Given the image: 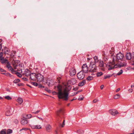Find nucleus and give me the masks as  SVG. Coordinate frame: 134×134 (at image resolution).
Segmentation results:
<instances>
[{
    "label": "nucleus",
    "instance_id": "nucleus-1",
    "mask_svg": "<svg viewBox=\"0 0 134 134\" xmlns=\"http://www.w3.org/2000/svg\"><path fill=\"white\" fill-rule=\"evenodd\" d=\"M57 88L58 91L57 94L58 98L63 99L65 100H67L68 99L69 94L66 87L63 89L62 86L60 85H58L57 86Z\"/></svg>",
    "mask_w": 134,
    "mask_h": 134
},
{
    "label": "nucleus",
    "instance_id": "nucleus-2",
    "mask_svg": "<svg viewBox=\"0 0 134 134\" xmlns=\"http://www.w3.org/2000/svg\"><path fill=\"white\" fill-rule=\"evenodd\" d=\"M89 69V71L90 72H94L96 71L97 69V67L95 63L92 62H90Z\"/></svg>",
    "mask_w": 134,
    "mask_h": 134
},
{
    "label": "nucleus",
    "instance_id": "nucleus-3",
    "mask_svg": "<svg viewBox=\"0 0 134 134\" xmlns=\"http://www.w3.org/2000/svg\"><path fill=\"white\" fill-rule=\"evenodd\" d=\"M114 60H115L113 58L112 63H110L109 64H107L106 65L107 67L109 68L108 69V70H110L112 69H113L114 68H116L117 67V65H115L114 66H112V65H113L114 64Z\"/></svg>",
    "mask_w": 134,
    "mask_h": 134
},
{
    "label": "nucleus",
    "instance_id": "nucleus-4",
    "mask_svg": "<svg viewBox=\"0 0 134 134\" xmlns=\"http://www.w3.org/2000/svg\"><path fill=\"white\" fill-rule=\"evenodd\" d=\"M85 73L81 71L79 72L77 74V77L79 80H81L85 77Z\"/></svg>",
    "mask_w": 134,
    "mask_h": 134
},
{
    "label": "nucleus",
    "instance_id": "nucleus-5",
    "mask_svg": "<svg viewBox=\"0 0 134 134\" xmlns=\"http://www.w3.org/2000/svg\"><path fill=\"white\" fill-rule=\"evenodd\" d=\"M36 80L38 82H41L43 80V77L40 74H37L36 76Z\"/></svg>",
    "mask_w": 134,
    "mask_h": 134
},
{
    "label": "nucleus",
    "instance_id": "nucleus-6",
    "mask_svg": "<svg viewBox=\"0 0 134 134\" xmlns=\"http://www.w3.org/2000/svg\"><path fill=\"white\" fill-rule=\"evenodd\" d=\"M82 71L86 73L87 72L88 69L86 64H83L82 66Z\"/></svg>",
    "mask_w": 134,
    "mask_h": 134
},
{
    "label": "nucleus",
    "instance_id": "nucleus-7",
    "mask_svg": "<svg viewBox=\"0 0 134 134\" xmlns=\"http://www.w3.org/2000/svg\"><path fill=\"white\" fill-rule=\"evenodd\" d=\"M109 112L110 114L113 116H115L118 113L117 111L114 109H112L110 110L109 111Z\"/></svg>",
    "mask_w": 134,
    "mask_h": 134
},
{
    "label": "nucleus",
    "instance_id": "nucleus-8",
    "mask_svg": "<svg viewBox=\"0 0 134 134\" xmlns=\"http://www.w3.org/2000/svg\"><path fill=\"white\" fill-rule=\"evenodd\" d=\"M36 75L37 74L35 73H31L29 76H30V78L33 81L36 80Z\"/></svg>",
    "mask_w": 134,
    "mask_h": 134
},
{
    "label": "nucleus",
    "instance_id": "nucleus-9",
    "mask_svg": "<svg viewBox=\"0 0 134 134\" xmlns=\"http://www.w3.org/2000/svg\"><path fill=\"white\" fill-rule=\"evenodd\" d=\"M76 70L74 68H72L70 69L69 71V74L71 76H73L76 74Z\"/></svg>",
    "mask_w": 134,
    "mask_h": 134
},
{
    "label": "nucleus",
    "instance_id": "nucleus-10",
    "mask_svg": "<svg viewBox=\"0 0 134 134\" xmlns=\"http://www.w3.org/2000/svg\"><path fill=\"white\" fill-rule=\"evenodd\" d=\"M31 74L30 71L27 69H26L25 70L23 74L25 76L28 77Z\"/></svg>",
    "mask_w": 134,
    "mask_h": 134
},
{
    "label": "nucleus",
    "instance_id": "nucleus-11",
    "mask_svg": "<svg viewBox=\"0 0 134 134\" xmlns=\"http://www.w3.org/2000/svg\"><path fill=\"white\" fill-rule=\"evenodd\" d=\"M63 114V112L62 109H60L57 111L56 113L57 119H58L59 117L61 118L60 115Z\"/></svg>",
    "mask_w": 134,
    "mask_h": 134
},
{
    "label": "nucleus",
    "instance_id": "nucleus-12",
    "mask_svg": "<svg viewBox=\"0 0 134 134\" xmlns=\"http://www.w3.org/2000/svg\"><path fill=\"white\" fill-rule=\"evenodd\" d=\"M116 57L117 59L121 60L123 58L124 55L123 54L120 53L117 54Z\"/></svg>",
    "mask_w": 134,
    "mask_h": 134
},
{
    "label": "nucleus",
    "instance_id": "nucleus-13",
    "mask_svg": "<svg viewBox=\"0 0 134 134\" xmlns=\"http://www.w3.org/2000/svg\"><path fill=\"white\" fill-rule=\"evenodd\" d=\"M12 114V111L11 108H10L5 113V115L7 116H9Z\"/></svg>",
    "mask_w": 134,
    "mask_h": 134
},
{
    "label": "nucleus",
    "instance_id": "nucleus-14",
    "mask_svg": "<svg viewBox=\"0 0 134 134\" xmlns=\"http://www.w3.org/2000/svg\"><path fill=\"white\" fill-rule=\"evenodd\" d=\"M31 128L32 129H39L41 128V126L40 125H31Z\"/></svg>",
    "mask_w": 134,
    "mask_h": 134
},
{
    "label": "nucleus",
    "instance_id": "nucleus-15",
    "mask_svg": "<svg viewBox=\"0 0 134 134\" xmlns=\"http://www.w3.org/2000/svg\"><path fill=\"white\" fill-rule=\"evenodd\" d=\"M27 122V120L26 119L24 118H22L21 120V124L22 125H25Z\"/></svg>",
    "mask_w": 134,
    "mask_h": 134
},
{
    "label": "nucleus",
    "instance_id": "nucleus-16",
    "mask_svg": "<svg viewBox=\"0 0 134 134\" xmlns=\"http://www.w3.org/2000/svg\"><path fill=\"white\" fill-rule=\"evenodd\" d=\"M131 54L130 53H127L126 55V58L128 60H130L131 59Z\"/></svg>",
    "mask_w": 134,
    "mask_h": 134
},
{
    "label": "nucleus",
    "instance_id": "nucleus-17",
    "mask_svg": "<svg viewBox=\"0 0 134 134\" xmlns=\"http://www.w3.org/2000/svg\"><path fill=\"white\" fill-rule=\"evenodd\" d=\"M86 83V80H83L82 81L79 82V86H82L84 85Z\"/></svg>",
    "mask_w": 134,
    "mask_h": 134
},
{
    "label": "nucleus",
    "instance_id": "nucleus-18",
    "mask_svg": "<svg viewBox=\"0 0 134 134\" xmlns=\"http://www.w3.org/2000/svg\"><path fill=\"white\" fill-rule=\"evenodd\" d=\"M8 62L7 60L4 58H2L1 59V62L2 64L4 63H7Z\"/></svg>",
    "mask_w": 134,
    "mask_h": 134
},
{
    "label": "nucleus",
    "instance_id": "nucleus-19",
    "mask_svg": "<svg viewBox=\"0 0 134 134\" xmlns=\"http://www.w3.org/2000/svg\"><path fill=\"white\" fill-rule=\"evenodd\" d=\"M127 64L126 63H121L118 64V66L119 67H122L125 66Z\"/></svg>",
    "mask_w": 134,
    "mask_h": 134
},
{
    "label": "nucleus",
    "instance_id": "nucleus-20",
    "mask_svg": "<svg viewBox=\"0 0 134 134\" xmlns=\"http://www.w3.org/2000/svg\"><path fill=\"white\" fill-rule=\"evenodd\" d=\"M46 130L48 132H49L51 129V127L49 125H47L46 127Z\"/></svg>",
    "mask_w": 134,
    "mask_h": 134
},
{
    "label": "nucleus",
    "instance_id": "nucleus-21",
    "mask_svg": "<svg viewBox=\"0 0 134 134\" xmlns=\"http://www.w3.org/2000/svg\"><path fill=\"white\" fill-rule=\"evenodd\" d=\"M17 101L20 104H21L23 102V100L21 98H18L17 100Z\"/></svg>",
    "mask_w": 134,
    "mask_h": 134
},
{
    "label": "nucleus",
    "instance_id": "nucleus-22",
    "mask_svg": "<svg viewBox=\"0 0 134 134\" xmlns=\"http://www.w3.org/2000/svg\"><path fill=\"white\" fill-rule=\"evenodd\" d=\"M99 66L100 67H102L104 66V62L102 61H100L99 62Z\"/></svg>",
    "mask_w": 134,
    "mask_h": 134
},
{
    "label": "nucleus",
    "instance_id": "nucleus-23",
    "mask_svg": "<svg viewBox=\"0 0 134 134\" xmlns=\"http://www.w3.org/2000/svg\"><path fill=\"white\" fill-rule=\"evenodd\" d=\"M71 83L73 85L75 84L76 82V79L75 78H73L71 80Z\"/></svg>",
    "mask_w": 134,
    "mask_h": 134
},
{
    "label": "nucleus",
    "instance_id": "nucleus-24",
    "mask_svg": "<svg viewBox=\"0 0 134 134\" xmlns=\"http://www.w3.org/2000/svg\"><path fill=\"white\" fill-rule=\"evenodd\" d=\"M113 74L112 75L110 74H108L106 76H104V79H106L107 78H109L111 77L112 76Z\"/></svg>",
    "mask_w": 134,
    "mask_h": 134
},
{
    "label": "nucleus",
    "instance_id": "nucleus-25",
    "mask_svg": "<svg viewBox=\"0 0 134 134\" xmlns=\"http://www.w3.org/2000/svg\"><path fill=\"white\" fill-rule=\"evenodd\" d=\"M93 79V76H89L87 77L86 79L87 81H90V80H92Z\"/></svg>",
    "mask_w": 134,
    "mask_h": 134
},
{
    "label": "nucleus",
    "instance_id": "nucleus-26",
    "mask_svg": "<svg viewBox=\"0 0 134 134\" xmlns=\"http://www.w3.org/2000/svg\"><path fill=\"white\" fill-rule=\"evenodd\" d=\"M103 74L102 72H97L96 74V75L97 77H99L102 75Z\"/></svg>",
    "mask_w": 134,
    "mask_h": 134
},
{
    "label": "nucleus",
    "instance_id": "nucleus-27",
    "mask_svg": "<svg viewBox=\"0 0 134 134\" xmlns=\"http://www.w3.org/2000/svg\"><path fill=\"white\" fill-rule=\"evenodd\" d=\"M120 97V95L119 94H116L115 95L114 97V99H117L119 98Z\"/></svg>",
    "mask_w": 134,
    "mask_h": 134
},
{
    "label": "nucleus",
    "instance_id": "nucleus-28",
    "mask_svg": "<svg viewBox=\"0 0 134 134\" xmlns=\"http://www.w3.org/2000/svg\"><path fill=\"white\" fill-rule=\"evenodd\" d=\"M94 63H97L98 62V57L97 56H95L94 57Z\"/></svg>",
    "mask_w": 134,
    "mask_h": 134
},
{
    "label": "nucleus",
    "instance_id": "nucleus-29",
    "mask_svg": "<svg viewBox=\"0 0 134 134\" xmlns=\"http://www.w3.org/2000/svg\"><path fill=\"white\" fill-rule=\"evenodd\" d=\"M12 130L10 129H8L7 130V134H10L12 133Z\"/></svg>",
    "mask_w": 134,
    "mask_h": 134
},
{
    "label": "nucleus",
    "instance_id": "nucleus-30",
    "mask_svg": "<svg viewBox=\"0 0 134 134\" xmlns=\"http://www.w3.org/2000/svg\"><path fill=\"white\" fill-rule=\"evenodd\" d=\"M4 98L8 100H10L12 99V98L9 96H5L4 97Z\"/></svg>",
    "mask_w": 134,
    "mask_h": 134
},
{
    "label": "nucleus",
    "instance_id": "nucleus-31",
    "mask_svg": "<svg viewBox=\"0 0 134 134\" xmlns=\"http://www.w3.org/2000/svg\"><path fill=\"white\" fill-rule=\"evenodd\" d=\"M6 67L8 69H9L10 68L11 66L9 62H8L7 63Z\"/></svg>",
    "mask_w": 134,
    "mask_h": 134
},
{
    "label": "nucleus",
    "instance_id": "nucleus-32",
    "mask_svg": "<svg viewBox=\"0 0 134 134\" xmlns=\"http://www.w3.org/2000/svg\"><path fill=\"white\" fill-rule=\"evenodd\" d=\"M123 71L122 70H121L118 72L117 74L116 75H120L122 73Z\"/></svg>",
    "mask_w": 134,
    "mask_h": 134
},
{
    "label": "nucleus",
    "instance_id": "nucleus-33",
    "mask_svg": "<svg viewBox=\"0 0 134 134\" xmlns=\"http://www.w3.org/2000/svg\"><path fill=\"white\" fill-rule=\"evenodd\" d=\"M131 59L133 62H134V52L132 53L131 54Z\"/></svg>",
    "mask_w": 134,
    "mask_h": 134
},
{
    "label": "nucleus",
    "instance_id": "nucleus-34",
    "mask_svg": "<svg viewBox=\"0 0 134 134\" xmlns=\"http://www.w3.org/2000/svg\"><path fill=\"white\" fill-rule=\"evenodd\" d=\"M46 83H47V85L49 86H50V84H51V83L50 82V81L49 80H46Z\"/></svg>",
    "mask_w": 134,
    "mask_h": 134
},
{
    "label": "nucleus",
    "instance_id": "nucleus-35",
    "mask_svg": "<svg viewBox=\"0 0 134 134\" xmlns=\"http://www.w3.org/2000/svg\"><path fill=\"white\" fill-rule=\"evenodd\" d=\"M5 53L6 54H8L9 52V50L8 49L6 48L5 49Z\"/></svg>",
    "mask_w": 134,
    "mask_h": 134
},
{
    "label": "nucleus",
    "instance_id": "nucleus-36",
    "mask_svg": "<svg viewBox=\"0 0 134 134\" xmlns=\"http://www.w3.org/2000/svg\"><path fill=\"white\" fill-rule=\"evenodd\" d=\"M20 81V80H19V79H15V80L13 81V82L14 83H18V82H19Z\"/></svg>",
    "mask_w": 134,
    "mask_h": 134
},
{
    "label": "nucleus",
    "instance_id": "nucleus-37",
    "mask_svg": "<svg viewBox=\"0 0 134 134\" xmlns=\"http://www.w3.org/2000/svg\"><path fill=\"white\" fill-rule=\"evenodd\" d=\"M16 74L17 76L19 77H21L22 75L21 74H20L19 73L17 72L16 73Z\"/></svg>",
    "mask_w": 134,
    "mask_h": 134
},
{
    "label": "nucleus",
    "instance_id": "nucleus-38",
    "mask_svg": "<svg viewBox=\"0 0 134 134\" xmlns=\"http://www.w3.org/2000/svg\"><path fill=\"white\" fill-rule=\"evenodd\" d=\"M2 74H3L4 75L7 76H8L10 75V74L8 73H6V72H4L2 73Z\"/></svg>",
    "mask_w": 134,
    "mask_h": 134
},
{
    "label": "nucleus",
    "instance_id": "nucleus-39",
    "mask_svg": "<svg viewBox=\"0 0 134 134\" xmlns=\"http://www.w3.org/2000/svg\"><path fill=\"white\" fill-rule=\"evenodd\" d=\"M32 83L34 86H38V84L36 82H32Z\"/></svg>",
    "mask_w": 134,
    "mask_h": 134
},
{
    "label": "nucleus",
    "instance_id": "nucleus-40",
    "mask_svg": "<svg viewBox=\"0 0 134 134\" xmlns=\"http://www.w3.org/2000/svg\"><path fill=\"white\" fill-rule=\"evenodd\" d=\"M0 134H6V133L3 130L0 132Z\"/></svg>",
    "mask_w": 134,
    "mask_h": 134
},
{
    "label": "nucleus",
    "instance_id": "nucleus-41",
    "mask_svg": "<svg viewBox=\"0 0 134 134\" xmlns=\"http://www.w3.org/2000/svg\"><path fill=\"white\" fill-rule=\"evenodd\" d=\"M14 122L16 124H17L18 122V120L16 119H15L14 120Z\"/></svg>",
    "mask_w": 134,
    "mask_h": 134
},
{
    "label": "nucleus",
    "instance_id": "nucleus-42",
    "mask_svg": "<svg viewBox=\"0 0 134 134\" xmlns=\"http://www.w3.org/2000/svg\"><path fill=\"white\" fill-rule=\"evenodd\" d=\"M10 70L12 72H13L14 71V70L11 66L10 68L9 69H8Z\"/></svg>",
    "mask_w": 134,
    "mask_h": 134
},
{
    "label": "nucleus",
    "instance_id": "nucleus-43",
    "mask_svg": "<svg viewBox=\"0 0 134 134\" xmlns=\"http://www.w3.org/2000/svg\"><path fill=\"white\" fill-rule=\"evenodd\" d=\"M28 129H27V128H22V129H20V131H21L23 130H25V131H26L27 130H28Z\"/></svg>",
    "mask_w": 134,
    "mask_h": 134
},
{
    "label": "nucleus",
    "instance_id": "nucleus-44",
    "mask_svg": "<svg viewBox=\"0 0 134 134\" xmlns=\"http://www.w3.org/2000/svg\"><path fill=\"white\" fill-rule=\"evenodd\" d=\"M0 71L2 72H5V71L4 69L0 68Z\"/></svg>",
    "mask_w": 134,
    "mask_h": 134
},
{
    "label": "nucleus",
    "instance_id": "nucleus-45",
    "mask_svg": "<svg viewBox=\"0 0 134 134\" xmlns=\"http://www.w3.org/2000/svg\"><path fill=\"white\" fill-rule=\"evenodd\" d=\"M65 120H63V124H62V125H61V126L62 127H63L64 126V125H65Z\"/></svg>",
    "mask_w": 134,
    "mask_h": 134
},
{
    "label": "nucleus",
    "instance_id": "nucleus-46",
    "mask_svg": "<svg viewBox=\"0 0 134 134\" xmlns=\"http://www.w3.org/2000/svg\"><path fill=\"white\" fill-rule=\"evenodd\" d=\"M27 116L28 118H30L31 117L32 115L31 114H29Z\"/></svg>",
    "mask_w": 134,
    "mask_h": 134
},
{
    "label": "nucleus",
    "instance_id": "nucleus-47",
    "mask_svg": "<svg viewBox=\"0 0 134 134\" xmlns=\"http://www.w3.org/2000/svg\"><path fill=\"white\" fill-rule=\"evenodd\" d=\"M40 111V110H38L37 111H36L35 112H32V113H33L37 114H38Z\"/></svg>",
    "mask_w": 134,
    "mask_h": 134
},
{
    "label": "nucleus",
    "instance_id": "nucleus-48",
    "mask_svg": "<svg viewBox=\"0 0 134 134\" xmlns=\"http://www.w3.org/2000/svg\"><path fill=\"white\" fill-rule=\"evenodd\" d=\"M83 98L81 97H79V98H78V100H83Z\"/></svg>",
    "mask_w": 134,
    "mask_h": 134
},
{
    "label": "nucleus",
    "instance_id": "nucleus-49",
    "mask_svg": "<svg viewBox=\"0 0 134 134\" xmlns=\"http://www.w3.org/2000/svg\"><path fill=\"white\" fill-rule=\"evenodd\" d=\"M133 90L132 89H130L128 90V91L130 92H132Z\"/></svg>",
    "mask_w": 134,
    "mask_h": 134
},
{
    "label": "nucleus",
    "instance_id": "nucleus-50",
    "mask_svg": "<svg viewBox=\"0 0 134 134\" xmlns=\"http://www.w3.org/2000/svg\"><path fill=\"white\" fill-rule=\"evenodd\" d=\"M98 101V100H97L96 99H95L93 100V103H95L96 102Z\"/></svg>",
    "mask_w": 134,
    "mask_h": 134
},
{
    "label": "nucleus",
    "instance_id": "nucleus-51",
    "mask_svg": "<svg viewBox=\"0 0 134 134\" xmlns=\"http://www.w3.org/2000/svg\"><path fill=\"white\" fill-rule=\"evenodd\" d=\"M120 88H118L116 90V92H118V91H119L120 90Z\"/></svg>",
    "mask_w": 134,
    "mask_h": 134
},
{
    "label": "nucleus",
    "instance_id": "nucleus-52",
    "mask_svg": "<svg viewBox=\"0 0 134 134\" xmlns=\"http://www.w3.org/2000/svg\"><path fill=\"white\" fill-rule=\"evenodd\" d=\"M131 87L132 88H134V84H133L131 86Z\"/></svg>",
    "mask_w": 134,
    "mask_h": 134
},
{
    "label": "nucleus",
    "instance_id": "nucleus-53",
    "mask_svg": "<svg viewBox=\"0 0 134 134\" xmlns=\"http://www.w3.org/2000/svg\"><path fill=\"white\" fill-rule=\"evenodd\" d=\"M103 87L104 85H101L100 87L101 89L102 90L103 88Z\"/></svg>",
    "mask_w": 134,
    "mask_h": 134
},
{
    "label": "nucleus",
    "instance_id": "nucleus-54",
    "mask_svg": "<svg viewBox=\"0 0 134 134\" xmlns=\"http://www.w3.org/2000/svg\"><path fill=\"white\" fill-rule=\"evenodd\" d=\"M104 60L105 61H106L107 60V57H104Z\"/></svg>",
    "mask_w": 134,
    "mask_h": 134
},
{
    "label": "nucleus",
    "instance_id": "nucleus-55",
    "mask_svg": "<svg viewBox=\"0 0 134 134\" xmlns=\"http://www.w3.org/2000/svg\"><path fill=\"white\" fill-rule=\"evenodd\" d=\"M2 49V46L1 44H0V51Z\"/></svg>",
    "mask_w": 134,
    "mask_h": 134
},
{
    "label": "nucleus",
    "instance_id": "nucleus-56",
    "mask_svg": "<svg viewBox=\"0 0 134 134\" xmlns=\"http://www.w3.org/2000/svg\"><path fill=\"white\" fill-rule=\"evenodd\" d=\"M40 120H42V119L41 118H39L38 116L37 117Z\"/></svg>",
    "mask_w": 134,
    "mask_h": 134
},
{
    "label": "nucleus",
    "instance_id": "nucleus-57",
    "mask_svg": "<svg viewBox=\"0 0 134 134\" xmlns=\"http://www.w3.org/2000/svg\"><path fill=\"white\" fill-rule=\"evenodd\" d=\"M39 86L40 87H43V88H44V86H42L41 85H39Z\"/></svg>",
    "mask_w": 134,
    "mask_h": 134
},
{
    "label": "nucleus",
    "instance_id": "nucleus-58",
    "mask_svg": "<svg viewBox=\"0 0 134 134\" xmlns=\"http://www.w3.org/2000/svg\"><path fill=\"white\" fill-rule=\"evenodd\" d=\"M68 87L69 88L70 90H69L71 89V86H69Z\"/></svg>",
    "mask_w": 134,
    "mask_h": 134
},
{
    "label": "nucleus",
    "instance_id": "nucleus-59",
    "mask_svg": "<svg viewBox=\"0 0 134 134\" xmlns=\"http://www.w3.org/2000/svg\"><path fill=\"white\" fill-rule=\"evenodd\" d=\"M2 54H0V58L2 57Z\"/></svg>",
    "mask_w": 134,
    "mask_h": 134
},
{
    "label": "nucleus",
    "instance_id": "nucleus-60",
    "mask_svg": "<svg viewBox=\"0 0 134 134\" xmlns=\"http://www.w3.org/2000/svg\"><path fill=\"white\" fill-rule=\"evenodd\" d=\"M75 98H73V99H72V100H71V101H73L74 100H75Z\"/></svg>",
    "mask_w": 134,
    "mask_h": 134
},
{
    "label": "nucleus",
    "instance_id": "nucleus-61",
    "mask_svg": "<svg viewBox=\"0 0 134 134\" xmlns=\"http://www.w3.org/2000/svg\"><path fill=\"white\" fill-rule=\"evenodd\" d=\"M23 79H24V80H27V79L26 78H24Z\"/></svg>",
    "mask_w": 134,
    "mask_h": 134
},
{
    "label": "nucleus",
    "instance_id": "nucleus-62",
    "mask_svg": "<svg viewBox=\"0 0 134 134\" xmlns=\"http://www.w3.org/2000/svg\"><path fill=\"white\" fill-rule=\"evenodd\" d=\"M3 99V98L1 97H0V99Z\"/></svg>",
    "mask_w": 134,
    "mask_h": 134
},
{
    "label": "nucleus",
    "instance_id": "nucleus-63",
    "mask_svg": "<svg viewBox=\"0 0 134 134\" xmlns=\"http://www.w3.org/2000/svg\"><path fill=\"white\" fill-rule=\"evenodd\" d=\"M130 134H134V132H133L131 133H130Z\"/></svg>",
    "mask_w": 134,
    "mask_h": 134
},
{
    "label": "nucleus",
    "instance_id": "nucleus-64",
    "mask_svg": "<svg viewBox=\"0 0 134 134\" xmlns=\"http://www.w3.org/2000/svg\"><path fill=\"white\" fill-rule=\"evenodd\" d=\"M132 65H134V63H132Z\"/></svg>",
    "mask_w": 134,
    "mask_h": 134
}]
</instances>
